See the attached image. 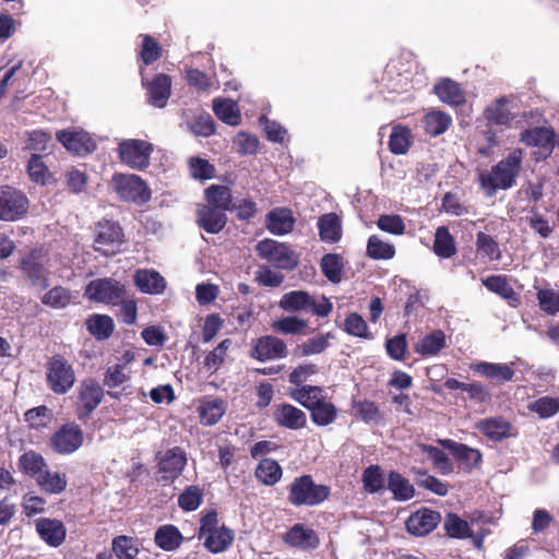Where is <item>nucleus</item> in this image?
Returning a JSON list of instances; mask_svg holds the SVG:
<instances>
[{"instance_id": "obj_47", "label": "nucleus", "mask_w": 559, "mask_h": 559, "mask_svg": "<svg viewBox=\"0 0 559 559\" xmlns=\"http://www.w3.org/2000/svg\"><path fill=\"white\" fill-rule=\"evenodd\" d=\"M37 485L48 493H60L67 487V477L61 473H51L47 468L38 476Z\"/></svg>"}, {"instance_id": "obj_38", "label": "nucleus", "mask_w": 559, "mask_h": 559, "mask_svg": "<svg viewBox=\"0 0 559 559\" xmlns=\"http://www.w3.org/2000/svg\"><path fill=\"white\" fill-rule=\"evenodd\" d=\"M451 123V116L438 109L428 111L423 119L424 129L431 136L444 133Z\"/></svg>"}, {"instance_id": "obj_26", "label": "nucleus", "mask_w": 559, "mask_h": 559, "mask_svg": "<svg viewBox=\"0 0 559 559\" xmlns=\"http://www.w3.org/2000/svg\"><path fill=\"white\" fill-rule=\"evenodd\" d=\"M477 429L492 441H501L513 436L512 425L502 417H490L477 423Z\"/></svg>"}, {"instance_id": "obj_55", "label": "nucleus", "mask_w": 559, "mask_h": 559, "mask_svg": "<svg viewBox=\"0 0 559 559\" xmlns=\"http://www.w3.org/2000/svg\"><path fill=\"white\" fill-rule=\"evenodd\" d=\"M71 301V294L70 292L61 286H56L48 290L43 297L41 302L45 306L55 308V309H62L66 308Z\"/></svg>"}, {"instance_id": "obj_54", "label": "nucleus", "mask_w": 559, "mask_h": 559, "mask_svg": "<svg viewBox=\"0 0 559 559\" xmlns=\"http://www.w3.org/2000/svg\"><path fill=\"white\" fill-rule=\"evenodd\" d=\"M331 338V334H318L313 337L308 338L300 345H298L297 350L301 356H310L321 354L329 346V340Z\"/></svg>"}, {"instance_id": "obj_32", "label": "nucleus", "mask_w": 559, "mask_h": 559, "mask_svg": "<svg viewBox=\"0 0 559 559\" xmlns=\"http://www.w3.org/2000/svg\"><path fill=\"white\" fill-rule=\"evenodd\" d=\"M226 406L221 399H206L201 401L198 413L201 424L213 426L219 421L225 414Z\"/></svg>"}, {"instance_id": "obj_5", "label": "nucleus", "mask_w": 559, "mask_h": 559, "mask_svg": "<svg viewBox=\"0 0 559 559\" xmlns=\"http://www.w3.org/2000/svg\"><path fill=\"white\" fill-rule=\"evenodd\" d=\"M330 488L316 484L310 475H302L294 479L290 485L288 501L296 507L318 506L328 499Z\"/></svg>"}, {"instance_id": "obj_22", "label": "nucleus", "mask_w": 559, "mask_h": 559, "mask_svg": "<svg viewBox=\"0 0 559 559\" xmlns=\"http://www.w3.org/2000/svg\"><path fill=\"white\" fill-rule=\"evenodd\" d=\"M273 417L280 426L294 430L304 428L307 424L306 413L287 403L277 405Z\"/></svg>"}, {"instance_id": "obj_31", "label": "nucleus", "mask_w": 559, "mask_h": 559, "mask_svg": "<svg viewBox=\"0 0 559 559\" xmlns=\"http://www.w3.org/2000/svg\"><path fill=\"white\" fill-rule=\"evenodd\" d=\"M435 93L439 99L451 106L465 103V95L460 85L451 79H443L435 85Z\"/></svg>"}, {"instance_id": "obj_10", "label": "nucleus", "mask_w": 559, "mask_h": 559, "mask_svg": "<svg viewBox=\"0 0 559 559\" xmlns=\"http://www.w3.org/2000/svg\"><path fill=\"white\" fill-rule=\"evenodd\" d=\"M153 145L144 140L128 139L119 143L120 160L133 169H144L150 165Z\"/></svg>"}, {"instance_id": "obj_40", "label": "nucleus", "mask_w": 559, "mask_h": 559, "mask_svg": "<svg viewBox=\"0 0 559 559\" xmlns=\"http://www.w3.org/2000/svg\"><path fill=\"white\" fill-rule=\"evenodd\" d=\"M156 545L165 551L177 549L183 537L179 530L174 525H163L155 533Z\"/></svg>"}, {"instance_id": "obj_13", "label": "nucleus", "mask_w": 559, "mask_h": 559, "mask_svg": "<svg viewBox=\"0 0 559 559\" xmlns=\"http://www.w3.org/2000/svg\"><path fill=\"white\" fill-rule=\"evenodd\" d=\"M83 431L76 424H66L50 438L51 449L59 454H71L81 448Z\"/></svg>"}, {"instance_id": "obj_52", "label": "nucleus", "mask_w": 559, "mask_h": 559, "mask_svg": "<svg viewBox=\"0 0 559 559\" xmlns=\"http://www.w3.org/2000/svg\"><path fill=\"white\" fill-rule=\"evenodd\" d=\"M231 345L229 338L223 340L212 352H210L204 359V366L210 372L217 371L224 364L227 350Z\"/></svg>"}, {"instance_id": "obj_61", "label": "nucleus", "mask_w": 559, "mask_h": 559, "mask_svg": "<svg viewBox=\"0 0 559 559\" xmlns=\"http://www.w3.org/2000/svg\"><path fill=\"white\" fill-rule=\"evenodd\" d=\"M362 481L365 489L370 493L378 492L384 487V479L378 465H371L365 469Z\"/></svg>"}, {"instance_id": "obj_24", "label": "nucleus", "mask_w": 559, "mask_h": 559, "mask_svg": "<svg viewBox=\"0 0 559 559\" xmlns=\"http://www.w3.org/2000/svg\"><path fill=\"white\" fill-rule=\"evenodd\" d=\"M284 540L289 546L304 550L314 549L319 545V537L317 533L304 524H295L290 527V530L285 534Z\"/></svg>"}, {"instance_id": "obj_8", "label": "nucleus", "mask_w": 559, "mask_h": 559, "mask_svg": "<svg viewBox=\"0 0 559 559\" xmlns=\"http://www.w3.org/2000/svg\"><path fill=\"white\" fill-rule=\"evenodd\" d=\"M112 187L118 195L128 202L144 204L151 199L146 182L132 174H117L112 177Z\"/></svg>"}, {"instance_id": "obj_44", "label": "nucleus", "mask_w": 559, "mask_h": 559, "mask_svg": "<svg viewBox=\"0 0 559 559\" xmlns=\"http://www.w3.org/2000/svg\"><path fill=\"white\" fill-rule=\"evenodd\" d=\"M87 330L97 340L108 338L114 331V321L106 314H94L86 322Z\"/></svg>"}, {"instance_id": "obj_19", "label": "nucleus", "mask_w": 559, "mask_h": 559, "mask_svg": "<svg viewBox=\"0 0 559 559\" xmlns=\"http://www.w3.org/2000/svg\"><path fill=\"white\" fill-rule=\"evenodd\" d=\"M445 449L451 451L460 466L465 471H472L479 466L481 462V453L479 450L471 448L464 443H459L451 439L439 441Z\"/></svg>"}, {"instance_id": "obj_12", "label": "nucleus", "mask_w": 559, "mask_h": 559, "mask_svg": "<svg viewBox=\"0 0 559 559\" xmlns=\"http://www.w3.org/2000/svg\"><path fill=\"white\" fill-rule=\"evenodd\" d=\"M123 242L120 226L111 221H103L96 225L94 249L104 255H112L119 251Z\"/></svg>"}, {"instance_id": "obj_28", "label": "nucleus", "mask_w": 559, "mask_h": 559, "mask_svg": "<svg viewBox=\"0 0 559 559\" xmlns=\"http://www.w3.org/2000/svg\"><path fill=\"white\" fill-rule=\"evenodd\" d=\"M136 287L146 294H162L165 290V278L153 270H138L134 274Z\"/></svg>"}, {"instance_id": "obj_48", "label": "nucleus", "mask_w": 559, "mask_h": 559, "mask_svg": "<svg viewBox=\"0 0 559 559\" xmlns=\"http://www.w3.org/2000/svg\"><path fill=\"white\" fill-rule=\"evenodd\" d=\"M367 253L376 260H389L395 254V248L389 242H384L379 236L372 235L368 239Z\"/></svg>"}, {"instance_id": "obj_29", "label": "nucleus", "mask_w": 559, "mask_h": 559, "mask_svg": "<svg viewBox=\"0 0 559 559\" xmlns=\"http://www.w3.org/2000/svg\"><path fill=\"white\" fill-rule=\"evenodd\" d=\"M171 80L166 74H158L148 84V102L151 105L163 108L170 96Z\"/></svg>"}, {"instance_id": "obj_1", "label": "nucleus", "mask_w": 559, "mask_h": 559, "mask_svg": "<svg viewBox=\"0 0 559 559\" xmlns=\"http://www.w3.org/2000/svg\"><path fill=\"white\" fill-rule=\"evenodd\" d=\"M523 152L512 151L501 159L489 173L479 175V183L487 197H493L499 189H509L519 176L522 165Z\"/></svg>"}, {"instance_id": "obj_37", "label": "nucleus", "mask_w": 559, "mask_h": 559, "mask_svg": "<svg viewBox=\"0 0 559 559\" xmlns=\"http://www.w3.org/2000/svg\"><path fill=\"white\" fill-rule=\"evenodd\" d=\"M207 205L223 211H234L231 191L226 186L211 185L205 190Z\"/></svg>"}, {"instance_id": "obj_34", "label": "nucleus", "mask_w": 559, "mask_h": 559, "mask_svg": "<svg viewBox=\"0 0 559 559\" xmlns=\"http://www.w3.org/2000/svg\"><path fill=\"white\" fill-rule=\"evenodd\" d=\"M266 227L274 235H285L293 230L294 218L287 209H275L266 217Z\"/></svg>"}, {"instance_id": "obj_23", "label": "nucleus", "mask_w": 559, "mask_h": 559, "mask_svg": "<svg viewBox=\"0 0 559 559\" xmlns=\"http://www.w3.org/2000/svg\"><path fill=\"white\" fill-rule=\"evenodd\" d=\"M36 531L40 538L51 547L60 546L66 538L67 532L61 521L47 518L36 521Z\"/></svg>"}, {"instance_id": "obj_33", "label": "nucleus", "mask_w": 559, "mask_h": 559, "mask_svg": "<svg viewBox=\"0 0 559 559\" xmlns=\"http://www.w3.org/2000/svg\"><path fill=\"white\" fill-rule=\"evenodd\" d=\"M213 111L215 116L223 122L229 126H237L240 123V110L238 104L229 98H214Z\"/></svg>"}, {"instance_id": "obj_7", "label": "nucleus", "mask_w": 559, "mask_h": 559, "mask_svg": "<svg viewBox=\"0 0 559 559\" xmlns=\"http://www.w3.org/2000/svg\"><path fill=\"white\" fill-rule=\"evenodd\" d=\"M258 255L274 267L293 270L298 264V255L287 245L273 239H263L255 246Z\"/></svg>"}, {"instance_id": "obj_27", "label": "nucleus", "mask_w": 559, "mask_h": 559, "mask_svg": "<svg viewBox=\"0 0 559 559\" xmlns=\"http://www.w3.org/2000/svg\"><path fill=\"white\" fill-rule=\"evenodd\" d=\"M225 211L210 205H203L198 210V223L207 233L217 234L226 225Z\"/></svg>"}, {"instance_id": "obj_35", "label": "nucleus", "mask_w": 559, "mask_h": 559, "mask_svg": "<svg viewBox=\"0 0 559 559\" xmlns=\"http://www.w3.org/2000/svg\"><path fill=\"white\" fill-rule=\"evenodd\" d=\"M318 228L320 238L325 242H337L342 237L341 219L335 213L320 216Z\"/></svg>"}, {"instance_id": "obj_2", "label": "nucleus", "mask_w": 559, "mask_h": 559, "mask_svg": "<svg viewBox=\"0 0 559 559\" xmlns=\"http://www.w3.org/2000/svg\"><path fill=\"white\" fill-rule=\"evenodd\" d=\"M290 396L310 411L311 420L318 426H328L335 421L337 408L323 395V390L314 385H301L290 392Z\"/></svg>"}, {"instance_id": "obj_50", "label": "nucleus", "mask_w": 559, "mask_h": 559, "mask_svg": "<svg viewBox=\"0 0 559 559\" xmlns=\"http://www.w3.org/2000/svg\"><path fill=\"white\" fill-rule=\"evenodd\" d=\"M536 297L542 311L549 316L559 313V292L552 288H538Z\"/></svg>"}, {"instance_id": "obj_45", "label": "nucleus", "mask_w": 559, "mask_h": 559, "mask_svg": "<svg viewBox=\"0 0 559 559\" xmlns=\"http://www.w3.org/2000/svg\"><path fill=\"white\" fill-rule=\"evenodd\" d=\"M307 325L308 322L297 316L283 317L271 323V328L274 332L292 335L301 333Z\"/></svg>"}, {"instance_id": "obj_16", "label": "nucleus", "mask_w": 559, "mask_h": 559, "mask_svg": "<svg viewBox=\"0 0 559 559\" xmlns=\"http://www.w3.org/2000/svg\"><path fill=\"white\" fill-rule=\"evenodd\" d=\"M104 396V390L99 383L93 379H86L78 388V416L79 418L90 416L100 404Z\"/></svg>"}, {"instance_id": "obj_9", "label": "nucleus", "mask_w": 559, "mask_h": 559, "mask_svg": "<svg viewBox=\"0 0 559 559\" xmlns=\"http://www.w3.org/2000/svg\"><path fill=\"white\" fill-rule=\"evenodd\" d=\"M126 295V287L111 277L96 278L85 287V296L96 302L116 305Z\"/></svg>"}, {"instance_id": "obj_60", "label": "nucleus", "mask_w": 559, "mask_h": 559, "mask_svg": "<svg viewBox=\"0 0 559 559\" xmlns=\"http://www.w3.org/2000/svg\"><path fill=\"white\" fill-rule=\"evenodd\" d=\"M321 269L331 282L338 283L342 277V258L333 253L325 254L321 259Z\"/></svg>"}, {"instance_id": "obj_57", "label": "nucleus", "mask_w": 559, "mask_h": 559, "mask_svg": "<svg viewBox=\"0 0 559 559\" xmlns=\"http://www.w3.org/2000/svg\"><path fill=\"white\" fill-rule=\"evenodd\" d=\"M477 252L487 258L490 261L499 260L500 251L498 243L493 240V238L483 231L477 234L476 239Z\"/></svg>"}, {"instance_id": "obj_20", "label": "nucleus", "mask_w": 559, "mask_h": 559, "mask_svg": "<svg viewBox=\"0 0 559 559\" xmlns=\"http://www.w3.org/2000/svg\"><path fill=\"white\" fill-rule=\"evenodd\" d=\"M440 514L429 509L413 513L406 521L407 531L415 536H423L433 531L440 522Z\"/></svg>"}, {"instance_id": "obj_41", "label": "nucleus", "mask_w": 559, "mask_h": 559, "mask_svg": "<svg viewBox=\"0 0 559 559\" xmlns=\"http://www.w3.org/2000/svg\"><path fill=\"white\" fill-rule=\"evenodd\" d=\"M413 143L411 130L404 126L392 128L389 139V150L395 155H402L408 152Z\"/></svg>"}, {"instance_id": "obj_18", "label": "nucleus", "mask_w": 559, "mask_h": 559, "mask_svg": "<svg viewBox=\"0 0 559 559\" xmlns=\"http://www.w3.org/2000/svg\"><path fill=\"white\" fill-rule=\"evenodd\" d=\"M187 465V455L183 449L175 447L167 450L158 460V472L166 481L175 480Z\"/></svg>"}, {"instance_id": "obj_58", "label": "nucleus", "mask_w": 559, "mask_h": 559, "mask_svg": "<svg viewBox=\"0 0 559 559\" xmlns=\"http://www.w3.org/2000/svg\"><path fill=\"white\" fill-rule=\"evenodd\" d=\"M51 418L52 411L44 405L31 408L25 413V420L34 429L47 427Z\"/></svg>"}, {"instance_id": "obj_30", "label": "nucleus", "mask_w": 559, "mask_h": 559, "mask_svg": "<svg viewBox=\"0 0 559 559\" xmlns=\"http://www.w3.org/2000/svg\"><path fill=\"white\" fill-rule=\"evenodd\" d=\"M447 347V336L443 331L435 330L421 337L415 345V352L421 356H436Z\"/></svg>"}, {"instance_id": "obj_6", "label": "nucleus", "mask_w": 559, "mask_h": 559, "mask_svg": "<svg viewBox=\"0 0 559 559\" xmlns=\"http://www.w3.org/2000/svg\"><path fill=\"white\" fill-rule=\"evenodd\" d=\"M46 380L53 393L66 394L74 385L75 371L64 357L56 355L47 362Z\"/></svg>"}, {"instance_id": "obj_17", "label": "nucleus", "mask_w": 559, "mask_h": 559, "mask_svg": "<svg viewBox=\"0 0 559 559\" xmlns=\"http://www.w3.org/2000/svg\"><path fill=\"white\" fill-rule=\"evenodd\" d=\"M57 139L69 152L76 155L88 154L96 147L87 132L74 128L58 131Z\"/></svg>"}, {"instance_id": "obj_25", "label": "nucleus", "mask_w": 559, "mask_h": 559, "mask_svg": "<svg viewBox=\"0 0 559 559\" xmlns=\"http://www.w3.org/2000/svg\"><path fill=\"white\" fill-rule=\"evenodd\" d=\"M469 368L475 373L497 383L511 381L514 376V370L506 364L477 361L471 364Z\"/></svg>"}, {"instance_id": "obj_11", "label": "nucleus", "mask_w": 559, "mask_h": 559, "mask_svg": "<svg viewBox=\"0 0 559 559\" xmlns=\"http://www.w3.org/2000/svg\"><path fill=\"white\" fill-rule=\"evenodd\" d=\"M28 210L26 195L12 187H0V219L14 222L21 219Z\"/></svg>"}, {"instance_id": "obj_49", "label": "nucleus", "mask_w": 559, "mask_h": 559, "mask_svg": "<svg viewBox=\"0 0 559 559\" xmlns=\"http://www.w3.org/2000/svg\"><path fill=\"white\" fill-rule=\"evenodd\" d=\"M527 408L540 418H549L559 412V397L542 396L532 401Z\"/></svg>"}, {"instance_id": "obj_14", "label": "nucleus", "mask_w": 559, "mask_h": 559, "mask_svg": "<svg viewBox=\"0 0 559 559\" xmlns=\"http://www.w3.org/2000/svg\"><path fill=\"white\" fill-rule=\"evenodd\" d=\"M45 264L46 258L39 251H32L21 260V270L23 275L33 286H37L43 289L49 286V272Z\"/></svg>"}, {"instance_id": "obj_64", "label": "nucleus", "mask_w": 559, "mask_h": 559, "mask_svg": "<svg viewBox=\"0 0 559 559\" xmlns=\"http://www.w3.org/2000/svg\"><path fill=\"white\" fill-rule=\"evenodd\" d=\"M484 286L501 297L509 299L514 295L512 287L507 280L500 275H492L483 281Z\"/></svg>"}, {"instance_id": "obj_4", "label": "nucleus", "mask_w": 559, "mask_h": 559, "mask_svg": "<svg viewBox=\"0 0 559 559\" xmlns=\"http://www.w3.org/2000/svg\"><path fill=\"white\" fill-rule=\"evenodd\" d=\"M278 306L287 312H309L317 317H328L332 302L323 295L313 296L305 290H292L282 296Z\"/></svg>"}, {"instance_id": "obj_53", "label": "nucleus", "mask_w": 559, "mask_h": 559, "mask_svg": "<svg viewBox=\"0 0 559 559\" xmlns=\"http://www.w3.org/2000/svg\"><path fill=\"white\" fill-rule=\"evenodd\" d=\"M112 551L119 559H134L139 554V548L133 538L120 535L112 539Z\"/></svg>"}, {"instance_id": "obj_15", "label": "nucleus", "mask_w": 559, "mask_h": 559, "mask_svg": "<svg viewBox=\"0 0 559 559\" xmlns=\"http://www.w3.org/2000/svg\"><path fill=\"white\" fill-rule=\"evenodd\" d=\"M286 343L276 336L265 335L257 338L252 346L251 357L259 361H269L287 357Z\"/></svg>"}, {"instance_id": "obj_42", "label": "nucleus", "mask_w": 559, "mask_h": 559, "mask_svg": "<svg viewBox=\"0 0 559 559\" xmlns=\"http://www.w3.org/2000/svg\"><path fill=\"white\" fill-rule=\"evenodd\" d=\"M388 488L393 493L394 498L400 501L409 500L415 493L413 485L396 472L389 474Z\"/></svg>"}, {"instance_id": "obj_43", "label": "nucleus", "mask_w": 559, "mask_h": 559, "mask_svg": "<svg viewBox=\"0 0 559 559\" xmlns=\"http://www.w3.org/2000/svg\"><path fill=\"white\" fill-rule=\"evenodd\" d=\"M255 477L266 486L275 485L282 477L281 465L271 459H263L255 469Z\"/></svg>"}, {"instance_id": "obj_46", "label": "nucleus", "mask_w": 559, "mask_h": 559, "mask_svg": "<svg viewBox=\"0 0 559 559\" xmlns=\"http://www.w3.org/2000/svg\"><path fill=\"white\" fill-rule=\"evenodd\" d=\"M419 448L430 457L440 474L449 475L453 472V464L443 450L429 444H419Z\"/></svg>"}, {"instance_id": "obj_21", "label": "nucleus", "mask_w": 559, "mask_h": 559, "mask_svg": "<svg viewBox=\"0 0 559 559\" xmlns=\"http://www.w3.org/2000/svg\"><path fill=\"white\" fill-rule=\"evenodd\" d=\"M521 142L527 146L540 147L550 154L555 144L559 143V135L552 129L536 127L521 132Z\"/></svg>"}, {"instance_id": "obj_51", "label": "nucleus", "mask_w": 559, "mask_h": 559, "mask_svg": "<svg viewBox=\"0 0 559 559\" xmlns=\"http://www.w3.org/2000/svg\"><path fill=\"white\" fill-rule=\"evenodd\" d=\"M433 250L437 255L450 258L455 252L454 241L445 227H439L436 231Z\"/></svg>"}, {"instance_id": "obj_3", "label": "nucleus", "mask_w": 559, "mask_h": 559, "mask_svg": "<svg viewBox=\"0 0 559 559\" xmlns=\"http://www.w3.org/2000/svg\"><path fill=\"white\" fill-rule=\"evenodd\" d=\"M512 108L513 97L500 96L493 99L484 109L483 117L486 122L484 135L488 142L489 147L499 145V133L510 128L511 122L515 118Z\"/></svg>"}, {"instance_id": "obj_63", "label": "nucleus", "mask_w": 559, "mask_h": 559, "mask_svg": "<svg viewBox=\"0 0 559 559\" xmlns=\"http://www.w3.org/2000/svg\"><path fill=\"white\" fill-rule=\"evenodd\" d=\"M345 331L354 336L369 338L370 333L366 321L358 313H350L344 322Z\"/></svg>"}, {"instance_id": "obj_59", "label": "nucleus", "mask_w": 559, "mask_h": 559, "mask_svg": "<svg viewBox=\"0 0 559 559\" xmlns=\"http://www.w3.org/2000/svg\"><path fill=\"white\" fill-rule=\"evenodd\" d=\"M187 128L197 136L207 138L215 132V123L210 114L204 112L193 121L187 123Z\"/></svg>"}, {"instance_id": "obj_62", "label": "nucleus", "mask_w": 559, "mask_h": 559, "mask_svg": "<svg viewBox=\"0 0 559 559\" xmlns=\"http://www.w3.org/2000/svg\"><path fill=\"white\" fill-rule=\"evenodd\" d=\"M444 528L451 537L466 538L469 536L468 523L453 513L447 515Z\"/></svg>"}, {"instance_id": "obj_36", "label": "nucleus", "mask_w": 559, "mask_h": 559, "mask_svg": "<svg viewBox=\"0 0 559 559\" xmlns=\"http://www.w3.org/2000/svg\"><path fill=\"white\" fill-rule=\"evenodd\" d=\"M204 537V547L212 554H219L228 549L234 542L235 535L231 530L222 526Z\"/></svg>"}, {"instance_id": "obj_39", "label": "nucleus", "mask_w": 559, "mask_h": 559, "mask_svg": "<svg viewBox=\"0 0 559 559\" xmlns=\"http://www.w3.org/2000/svg\"><path fill=\"white\" fill-rule=\"evenodd\" d=\"M19 466L24 474L37 480L47 468V463L39 453L31 450L20 456Z\"/></svg>"}, {"instance_id": "obj_56", "label": "nucleus", "mask_w": 559, "mask_h": 559, "mask_svg": "<svg viewBox=\"0 0 559 559\" xmlns=\"http://www.w3.org/2000/svg\"><path fill=\"white\" fill-rule=\"evenodd\" d=\"M203 501V490L199 486H189L178 497V506L183 511L197 510Z\"/></svg>"}]
</instances>
